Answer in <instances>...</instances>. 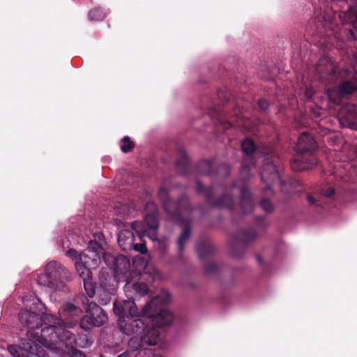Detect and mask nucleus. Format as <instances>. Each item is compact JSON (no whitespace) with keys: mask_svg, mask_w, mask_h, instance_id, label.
Here are the masks:
<instances>
[{"mask_svg":"<svg viewBox=\"0 0 357 357\" xmlns=\"http://www.w3.org/2000/svg\"><path fill=\"white\" fill-rule=\"evenodd\" d=\"M114 314L119 317V320H123L128 317L136 316L139 312L135 303L132 300L115 301L113 303Z\"/></svg>","mask_w":357,"mask_h":357,"instance_id":"nucleus-18","label":"nucleus"},{"mask_svg":"<svg viewBox=\"0 0 357 357\" xmlns=\"http://www.w3.org/2000/svg\"><path fill=\"white\" fill-rule=\"evenodd\" d=\"M133 231L130 229H122L118 236V243L124 251L131 250L133 242H135Z\"/></svg>","mask_w":357,"mask_h":357,"instance_id":"nucleus-20","label":"nucleus"},{"mask_svg":"<svg viewBox=\"0 0 357 357\" xmlns=\"http://www.w3.org/2000/svg\"><path fill=\"white\" fill-rule=\"evenodd\" d=\"M240 205L244 213H250L254 208L252 194L247 187L243 186L240 189Z\"/></svg>","mask_w":357,"mask_h":357,"instance_id":"nucleus-21","label":"nucleus"},{"mask_svg":"<svg viewBox=\"0 0 357 357\" xmlns=\"http://www.w3.org/2000/svg\"><path fill=\"white\" fill-rule=\"evenodd\" d=\"M307 201L309 203V204L312 206L317 205V200L312 195H307Z\"/></svg>","mask_w":357,"mask_h":357,"instance_id":"nucleus-44","label":"nucleus"},{"mask_svg":"<svg viewBox=\"0 0 357 357\" xmlns=\"http://www.w3.org/2000/svg\"><path fill=\"white\" fill-rule=\"evenodd\" d=\"M109 301V298L108 297L106 298L105 303H101L102 304H106Z\"/></svg>","mask_w":357,"mask_h":357,"instance_id":"nucleus-52","label":"nucleus"},{"mask_svg":"<svg viewBox=\"0 0 357 357\" xmlns=\"http://www.w3.org/2000/svg\"><path fill=\"white\" fill-rule=\"evenodd\" d=\"M117 357H131L129 352L126 351L119 354Z\"/></svg>","mask_w":357,"mask_h":357,"instance_id":"nucleus-48","label":"nucleus"},{"mask_svg":"<svg viewBox=\"0 0 357 357\" xmlns=\"http://www.w3.org/2000/svg\"><path fill=\"white\" fill-rule=\"evenodd\" d=\"M75 266L77 272L82 280H85L86 279H89V278L92 277V273L91 270L93 269V268L86 266V264H84L82 260L79 259L78 261H76Z\"/></svg>","mask_w":357,"mask_h":357,"instance_id":"nucleus-28","label":"nucleus"},{"mask_svg":"<svg viewBox=\"0 0 357 357\" xmlns=\"http://www.w3.org/2000/svg\"><path fill=\"white\" fill-rule=\"evenodd\" d=\"M354 58L355 61L357 63V51L354 54Z\"/></svg>","mask_w":357,"mask_h":357,"instance_id":"nucleus-51","label":"nucleus"},{"mask_svg":"<svg viewBox=\"0 0 357 357\" xmlns=\"http://www.w3.org/2000/svg\"><path fill=\"white\" fill-rule=\"evenodd\" d=\"M132 288L139 296H145L149 291L147 284L144 282H135L132 284Z\"/></svg>","mask_w":357,"mask_h":357,"instance_id":"nucleus-36","label":"nucleus"},{"mask_svg":"<svg viewBox=\"0 0 357 357\" xmlns=\"http://www.w3.org/2000/svg\"><path fill=\"white\" fill-rule=\"evenodd\" d=\"M71 280L70 271L57 261H50L45 268L44 274L38 278L39 284L52 289H57L65 281Z\"/></svg>","mask_w":357,"mask_h":357,"instance_id":"nucleus-6","label":"nucleus"},{"mask_svg":"<svg viewBox=\"0 0 357 357\" xmlns=\"http://www.w3.org/2000/svg\"><path fill=\"white\" fill-rule=\"evenodd\" d=\"M317 144L312 135L302 132L295 146L296 153L290 160V167L294 172L307 170L318 163V159L314 152Z\"/></svg>","mask_w":357,"mask_h":357,"instance_id":"nucleus-5","label":"nucleus"},{"mask_svg":"<svg viewBox=\"0 0 357 357\" xmlns=\"http://www.w3.org/2000/svg\"><path fill=\"white\" fill-rule=\"evenodd\" d=\"M158 197L169 218L175 222L183 223L182 232L177 239L178 249L181 253L185 248V243L191 236L190 222L188 220H185L183 215L190 214L195 210V207L191 204L190 197L185 194L180 195L176 201L170 199L169 190L163 186L158 190Z\"/></svg>","mask_w":357,"mask_h":357,"instance_id":"nucleus-2","label":"nucleus"},{"mask_svg":"<svg viewBox=\"0 0 357 357\" xmlns=\"http://www.w3.org/2000/svg\"><path fill=\"white\" fill-rule=\"evenodd\" d=\"M131 229L137 234L140 239H142L146 232V225L142 221L132 222Z\"/></svg>","mask_w":357,"mask_h":357,"instance_id":"nucleus-33","label":"nucleus"},{"mask_svg":"<svg viewBox=\"0 0 357 357\" xmlns=\"http://www.w3.org/2000/svg\"><path fill=\"white\" fill-rule=\"evenodd\" d=\"M346 15L352 23L354 29L357 31V10L349 9Z\"/></svg>","mask_w":357,"mask_h":357,"instance_id":"nucleus-39","label":"nucleus"},{"mask_svg":"<svg viewBox=\"0 0 357 357\" xmlns=\"http://www.w3.org/2000/svg\"><path fill=\"white\" fill-rule=\"evenodd\" d=\"M170 300L168 292L163 295L153 298L137 314L135 318V335H145L151 329H158L169 326L173 319V314L166 309V305Z\"/></svg>","mask_w":357,"mask_h":357,"instance_id":"nucleus-1","label":"nucleus"},{"mask_svg":"<svg viewBox=\"0 0 357 357\" xmlns=\"http://www.w3.org/2000/svg\"><path fill=\"white\" fill-rule=\"evenodd\" d=\"M190 159L185 149L178 146L177 149V159L175 162V168L178 174L188 175L190 173Z\"/></svg>","mask_w":357,"mask_h":357,"instance_id":"nucleus-19","label":"nucleus"},{"mask_svg":"<svg viewBox=\"0 0 357 357\" xmlns=\"http://www.w3.org/2000/svg\"><path fill=\"white\" fill-rule=\"evenodd\" d=\"M256 259L257 261V262L260 264V265H264V261H263V259L261 256L259 255H257L256 256Z\"/></svg>","mask_w":357,"mask_h":357,"instance_id":"nucleus-47","label":"nucleus"},{"mask_svg":"<svg viewBox=\"0 0 357 357\" xmlns=\"http://www.w3.org/2000/svg\"><path fill=\"white\" fill-rule=\"evenodd\" d=\"M314 95V91L311 88H307L305 91V96L307 98H312Z\"/></svg>","mask_w":357,"mask_h":357,"instance_id":"nucleus-45","label":"nucleus"},{"mask_svg":"<svg viewBox=\"0 0 357 357\" xmlns=\"http://www.w3.org/2000/svg\"><path fill=\"white\" fill-rule=\"evenodd\" d=\"M59 314V323L57 325L63 330H67L66 328H73L78 322H80L82 310L73 303L68 302L61 307Z\"/></svg>","mask_w":357,"mask_h":357,"instance_id":"nucleus-12","label":"nucleus"},{"mask_svg":"<svg viewBox=\"0 0 357 357\" xmlns=\"http://www.w3.org/2000/svg\"><path fill=\"white\" fill-rule=\"evenodd\" d=\"M136 317H137V315L130 316V317H128L123 320H119L118 326L119 330L127 335H134L135 329L134 320Z\"/></svg>","mask_w":357,"mask_h":357,"instance_id":"nucleus-26","label":"nucleus"},{"mask_svg":"<svg viewBox=\"0 0 357 357\" xmlns=\"http://www.w3.org/2000/svg\"><path fill=\"white\" fill-rule=\"evenodd\" d=\"M231 187H232V188H235V187H236V183H234L232 184V186H231Z\"/></svg>","mask_w":357,"mask_h":357,"instance_id":"nucleus-53","label":"nucleus"},{"mask_svg":"<svg viewBox=\"0 0 357 357\" xmlns=\"http://www.w3.org/2000/svg\"><path fill=\"white\" fill-rule=\"evenodd\" d=\"M355 117H356V114L351 113V114H349L348 119H349V120H353L355 119Z\"/></svg>","mask_w":357,"mask_h":357,"instance_id":"nucleus-49","label":"nucleus"},{"mask_svg":"<svg viewBox=\"0 0 357 357\" xmlns=\"http://www.w3.org/2000/svg\"><path fill=\"white\" fill-rule=\"evenodd\" d=\"M80 254H79L74 249H69L66 252V255L73 259H76L77 261L79 260V256Z\"/></svg>","mask_w":357,"mask_h":357,"instance_id":"nucleus-43","label":"nucleus"},{"mask_svg":"<svg viewBox=\"0 0 357 357\" xmlns=\"http://www.w3.org/2000/svg\"><path fill=\"white\" fill-rule=\"evenodd\" d=\"M241 149L243 152L245 153L244 158L250 157L252 158H255L253 155L256 150V146L254 141L250 138L245 139L241 142Z\"/></svg>","mask_w":357,"mask_h":357,"instance_id":"nucleus-29","label":"nucleus"},{"mask_svg":"<svg viewBox=\"0 0 357 357\" xmlns=\"http://www.w3.org/2000/svg\"><path fill=\"white\" fill-rule=\"evenodd\" d=\"M256 165V159L250 157L244 158L239 171L240 178L244 182L251 177V168Z\"/></svg>","mask_w":357,"mask_h":357,"instance_id":"nucleus-24","label":"nucleus"},{"mask_svg":"<svg viewBox=\"0 0 357 357\" xmlns=\"http://www.w3.org/2000/svg\"><path fill=\"white\" fill-rule=\"evenodd\" d=\"M102 236L101 233H96L94 235L95 238H98V239H100V237Z\"/></svg>","mask_w":357,"mask_h":357,"instance_id":"nucleus-50","label":"nucleus"},{"mask_svg":"<svg viewBox=\"0 0 357 357\" xmlns=\"http://www.w3.org/2000/svg\"><path fill=\"white\" fill-rule=\"evenodd\" d=\"M43 336L46 342L49 343L46 348L49 351L61 356H70V357H86L82 351L77 350L75 347L82 348L91 344L86 335L80 336L76 339L75 335L68 330H63L61 327L54 328L49 327L43 331Z\"/></svg>","mask_w":357,"mask_h":357,"instance_id":"nucleus-3","label":"nucleus"},{"mask_svg":"<svg viewBox=\"0 0 357 357\" xmlns=\"http://www.w3.org/2000/svg\"><path fill=\"white\" fill-rule=\"evenodd\" d=\"M339 91L343 95L344 97L350 96L354 92L357 91V86L355 84V79H347L343 81L337 86Z\"/></svg>","mask_w":357,"mask_h":357,"instance_id":"nucleus-27","label":"nucleus"},{"mask_svg":"<svg viewBox=\"0 0 357 357\" xmlns=\"http://www.w3.org/2000/svg\"><path fill=\"white\" fill-rule=\"evenodd\" d=\"M132 250L139 252L140 254H146L147 252V248L145 244V242H141L139 243H135L133 242V245H132Z\"/></svg>","mask_w":357,"mask_h":357,"instance_id":"nucleus-40","label":"nucleus"},{"mask_svg":"<svg viewBox=\"0 0 357 357\" xmlns=\"http://www.w3.org/2000/svg\"><path fill=\"white\" fill-rule=\"evenodd\" d=\"M84 288L87 296L93 298L96 294V283L92 281V277L83 280Z\"/></svg>","mask_w":357,"mask_h":357,"instance_id":"nucleus-32","label":"nucleus"},{"mask_svg":"<svg viewBox=\"0 0 357 357\" xmlns=\"http://www.w3.org/2000/svg\"><path fill=\"white\" fill-rule=\"evenodd\" d=\"M255 222L256 225L259 227L264 228L266 227L265 217L264 216H257L255 219Z\"/></svg>","mask_w":357,"mask_h":357,"instance_id":"nucleus-42","label":"nucleus"},{"mask_svg":"<svg viewBox=\"0 0 357 357\" xmlns=\"http://www.w3.org/2000/svg\"><path fill=\"white\" fill-rule=\"evenodd\" d=\"M335 190L334 188L328 187L322 190V194L327 198H331L335 195Z\"/></svg>","mask_w":357,"mask_h":357,"instance_id":"nucleus-41","label":"nucleus"},{"mask_svg":"<svg viewBox=\"0 0 357 357\" xmlns=\"http://www.w3.org/2000/svg\"><path fill=\"white\" fill-rule=\"evenodd\" d=\"M82 303L87 313L80 319L79 326L82 329L89 331L93 327H100L107 321V316L101 307L94 302H89L86 297H83Z\"/></svg>","mask_w":357,"mask_h":357,"instance_id":"nucleus-7","label":"nucleus"},{"mask_svg":"<svg viewBox=\"0 0 357 357\" xmlns=\"http://www.w3.org/2000/svg\"><path fill=\"white\" fill-rule=\"evenodd\" d=\"M209 116H211L212 119H215L218 124V129L222 130L223 132H226L229 128L233 126L241 127L243 126L245 129H254L257 124L253 126H249L248 124L249 120L245 119L243 118H239L236 116L235 119L236 122H234L233 120H225L223 118V115L219 109L213 108L212 109L209 113Z\"/></svg>","mask_w":357,"mask_h":357,"instance_id":"nucleus-16","label":"nucleus"},{"mask_svg":"<svg viewBox=\"0 0 357 357\" xmlns=\"http://www.w3.org/2000/svg\"><path fill=\"white\" fill-rule=\"evenodd\" d=\"M146 207L151 208V211L147 213L145 215L144 220L147 227L152 230H156L159 226L158 211L156 206L151 203L147 204Z\"/></svg>","mask_w":357,"mask_h":357,"instance_id":"nucleus-23","label":"nucleus"},{"mask_svg":"<svg viewBox=\"0 0 357 357\" xmlns=\"http://www.w3.org/2000/svg\"><path fill=\"white\" fill-rule=\"evenodd\" d=\"M107 15L105 10L101 7H96L91 10L88 14V19L91 22L103 20Z\"/></svg>","mask_w":357,"mask_h":357,"instance_id":"nucleus-30","label":"nucleus"},{"mask_svg":"<svg viewBox=\"0 0 357 357\" xmlns=\"http://www.w3.org/2000/svg\"><path fill=\"white\" fill-rule=\"evenodd\" d=\"M104 261L107 266H111L114 270V276L117 281L126 282L130 280V259L123 255H113L107 253L104 256Z\"/></svg>","mask_w":357,"mask_h":357,"instance_id":"nucleus-10","label":"nucleus"},{"mask_svg":"<svg viewBox=\"0 0 357 357\" xmlns=\"http://www.w3.org/2000/svg\"><path fill=\"white\" fill-rule=\"evenodd\" d=\"M160 340L158 329L148 331L145 335H135L128 342L129 347L133 351H142L146 350V346L156 345Z\"/></svg>","mask_w":357,"mask_h":357,"instance_id":"nucleus-15","label":"nucleus"},{"mask_svg":"<svg viewBox=\"0 0 357 357\" xmlns=\"http://www.w3.org/2000/svg\"><path fill=\"white\" fill-rule=\"evenodd\" d=\"M196 192L203 195L206 202L213 207L232 208L234 206V198L227 193H223L218 198L214 197L215 192V185L206 188L199 180L196 182Z\"/></svg>","mask_w":357,"mask_h":357,"instance_id":"nucleus-9","label":"nucleus"},{"mask_svg":"<svg viewBox=\"0 0 357 357\" xmlns=\"http://www.w3.org/2000/svg\"><path fill=\"white\" fill-rule=\"evenodd\" d=\"M280 158L277 155H266L264 158L260 175L261 181L266 184L264 191L273 192L271 185L280 183L278 165Z\"/></svg>","mask_w":357,"mask_h":357,"instance_id":"nucleus-8","label":"nucleus"},{"mask_svg":"<svg viewBox=\"0 0 357 357\" xmlns=\"http://www.w3.org/2000/svg\"><path fill=\"white\" fill-rule=\"evenodd\" d=\"M317 70L319 71L320 70V66H319L318 68H317Z\"/></svg>","mask_w":357,"mask_h":357,"instance_id":"nucleus-54","label":"nucleus"},{"mask_svg":"<svg viewBox=\"0 0 357 357\" xmlns=\"http://www.w3.org/2000/svg\"><path fill=\"white\" fill-rule=\"evenodd\" d=\"M19 320L21 324L26 328L27 339L22 340L21 346L24 342H31L33 346L45 347L47 348L49 345L45 341V337L43 336V331L49 327L57 328L60 327L56 325L59 323L58 317L52 314H45L40 315L30 310H22L19 313Z\"/></svg>","mask_w":357,"mask_h":357,"instance_id":"nucleus-4","label":"nucleus"},{"mask_svg":"<svg viewBox=\"0 0 357 357\" xmlns=\"http://www.w3.org/2000/svg\"><path fill=\"white\" fill-rule=\"evenodd\" d=\"M107 255L102 247V243L96 240H91L87 248L80 253L79 259L88 266L96 268L100 262V258Z\"/></svg>","mask_w":357,"mask_h":357,"instance_id":"nucleus-13","label":"nucleus"},{"mask_svg":"<svg viewBox=\"0 0 357 357\" xmlns=\"http://www.w3.org/2000/svg\"><path fill=\"white\" fill-rule=\"evenodd\" d=\"M204 270L207 275H216L219 273L220 266L214 262L209 261L204 264Z\"/></svg>","mask_w":357,"mask_h":357,"instance_id":"nucleus-35","label":"nucleus"},{"mask_svg":"<svg viewBox=\"0 0 357 357\" xmlns=\"http://www.w3.org/2000/svg\"><path fill=\"white\" fill-rule=\"evenodd\" d=\"M328 96L331 102L335 105H340L344 96L339 91V88H333L328 90Z\"/></svg>","mask_w":357,"mask_h":357,"instance_id":"nucleus-31","label":"nucleus"},{"mask_svg":"<svg viewBox=\"0 0 357 357\" xmlns=\"http://www.w3.org/2000/svg\"><path fill=\"white\" fill-rule=\"evenodd\" d=\"M197 253L202 260L211 257L215 252V248L208 239H199L196 247Z\"/></svg>","mask_w":357,"mask_h":357,"instance_id":"nucleus-22","label":"nucleus"},{"mask_svg":"<svg viewBox=\"0 0 357 357\" xmlns=\"http://www.w3.org/2000/svg\"><path fill=\"white\" fill-rule=\"evenodd\" d=\"M122 145L121 146V151L123 153H127L132 151L135 147V143L131 141L128 136H125L121 139Z\"/></svg>","mask_w":357,"mask_h":357,"instance_id":"nucleus-34","label":"nucleus"},{"mask_svg":"<svg viewBox=\"0 0 357 357\" xmlns=\"http://www.w3.org/2000/svg\"><path fill=\"white\" fill-rule=\"evenodd\" d=\"M8 350L13 357H49L45 347L33 346L32 342H24L22 347L8 345Z\"/></svg>","mask_w":357,"mask_h":357,"instance_id":"nucleus-14","label":"nucleus"},{"mask_svg":"<svg viewBox=\"0 0 357 357\" xmlns=\"http://www.w3.org/2000/svg\"><path fill=\"white\" fill-rule=\"evenodd\" d=\"M259 204L261 208L268 213H271L274 211V206L268 199H262Z\"/></svg>","mask_w":357,"mask_h":357,"instance_id":"nucleus-37","label":"nucleus"},{"mask_svg":"<svg viewBox=\"0 0 357 357\" xmlns=\"http://www.w3.org/2000/svg\"><path fill=\"white\" fill-rule=\"evenodd\" d=\"M258 108L261 113L266 115L269 112V102L264 98H261L257 101Z\"/></svg>","mask_w":357,"mask_h":357,"instance_id":"nucleus-38","label":"nucleus"},{"mask_svg":"<svg viewBox=\"0 0 357 357\" xmlns=\"http://www.w3.org/2000/svg\"><path fill=\"white\" fill-rule=\"evenodd\" d=\"M257 237V232L251 228L238 231L230 246V254L236 258L241 257L249 243Z\"/></svg>","mask_w":357,"mask_h":357,"instance_id":"nucleus-11","label":"nucleus"},{"mask_svg":"<svg viewBox=\"0 0 357 357\" xmlns=\"http://www.w3.org/2000/svg\"><path fill=\"white\" fill-rule=\"evenodd\" d=\"M214 160H202L196 166L197 174L206 176L217 175L220 178H227L230 174V167L226 163H221L213 168Z\"/></svg>","mask_w":357,"mask_h":357,"instance_id":"nucleus-17","label":"nucleus"},{"mask_svg":"<svg viewBox=\"0 0 357 357\" xmlns=\"http://www.w3.org/2000/svg\"><path fill=\"white\" fill-rule=\"evenodd\" d=\"M328 72V79L333 80L337 78L344 79L349 77L350 70L347 68H338L332 63H329L327 67Z\"/></svg>","mask_w":357,"mask_h":357,"instance_id":"nucleus-25","label":"nucleus"},{"mask_svg":"<svg viewBox=\"0 0 357 357\" xmlns=\"http://www.w3.org/2000/svg\"><path fill=\"white\" fill-rule=\"evenodd\" d=\"M259 75L264 79H266V80L273 79V76L272 75H264L262 73L261 70H260L259 72Z\"/></svg>","mask_w":357,"mask_h":357,"instance_id":"nucleus-46","label":"nucleus"}]
</instances>
